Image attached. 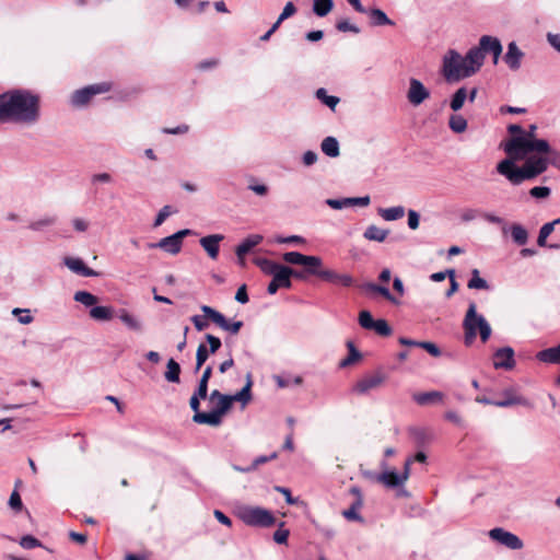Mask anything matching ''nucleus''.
<instances>
[{
  "mask_svg": "<svg viewBox=\"0 0 560 560\" xmlns=\"http://www.w3.org/2000/svg\"><path fill=\"white\" fill-rule=\"evenodd\" d=\"M40 118V96L25 89L0 94V122L34 125Z\"/></svg>",
  "mask_w": 560,
  "mask_h": 560,
  "instance_id": "f03ea898",
  "label": "nucleus"
},
{
  "mask_svg": "<svg viewBox=\"0 0 560 560\" xmlns=\"http://www.w3.org/2000/svg\"><path fill=\"white\" fill-rule=\"evenodd\" d=\"M494 369L512 370L515 366L514 350L511 347L498 349L493 354Z\"/></svg>",
  "mask_w": 560,
  "mask_h": 560,
  "instance_id": "f3484780",
  "label": "nucleus"
},
{
  "mask_svg": "<svg viewBox=\"0 0 560 560\" xmlns=\"http://www.w3.org/2000/svg\"><path fill=\"white\" fill-rule=\"evenodd\" d=\"M385 377L381 373L365 375L359 380L355 385V390L359 394H368L370 390L377 388L384 382Z\"/></svg>",
  "mask_w": 560,
  "mask_h": 560,
  "instance_id": "a211bd4d",
  "label": "nucleus"
},
{
  "mask_svg": "<svg viewBox=\"0 0 560 560\" xmlns=\"http://www.w3.org/2000/svg\"><path fill=\"white\" fill-rule=\"evenodd\" d=\"M119 318L128 328L136 331L141 329L140 322L135 316L129 314L126 310L120 311Z\"/></svg>",
  "mask_w": 560,
  "mask_h": 560,
  "instance_id": "c03bdc74",
  "label": "nucleus"
},
{
  "mask_svg": "<svg viewBox=\"0 0 560 560\" xmlns=\"http://www.w3.org/2000/svg\"><path fill=\"white\" fill-rule=\"evenodd\" d=\"M412 460L413 459H411V458L406 459L405 465H404V470L401 472H397L394 469H389L387 462L383 460L381 463L382 471L375 476V480L388 489L398 488V491H397L398 497H408L409 493L404 488V485L409 478L410 466L412 464Z\"/></svg>",
  "mask_w": 560,
  "mask_h": 560,
  "instance_id": "39448f33",
  "label": "nucleus"
},
{
  "mask_svg": "<svg viewBox=\"0 0 560 560\" xmlns=\"http://www.w3.org/2000/svg\"><path fill=\"white\" fill-rule=\"evenodd\" d=\"M20 546L24 549L42 547V542L32 535H25L20 539Z\"/></svg>",
  "mask_w": 560,
  "mask_h": 560,
  "instance_id": "8fccbe9b",
  "label": "nucleus"
},
{
  "mask_svg": "<svg viewBox=\"0 0 560 560\" xmlns=\"http://www.w3.org/2000/svg\"><path fill=\"white\" fill-rule=\"evenodd\" d=\"M295 12H296V8H295L294 3L289 1L284 5L283 11L281 12V14L279 15L280 21H284V20L291 18L292 15L295 14Z\"/></svg>",
  "mask_w": 560,
  "mask_h": 560,
  "instance_id": "0e129e2a",
  "label": "nucleus"
},
{
  "mask_svg": "<svg viewBox=\"0 0 560 560\" xmlns=\"http://www.w3.org/2000/svg\"><path fill=\"white\" fill-rule=\"evenodd\" d=\"M547 42L560 54V34L548 33Z\"/></svg>",
  "mask_w": 560,
  "mask_h": 560,
  "instance_id": "774afa93",
  "label": "nucleus"
},
{
  "mask_svg": "<svg viewBox=\"0 0 560 560\" xmlns=\"http://www.w3.org/2000/svg\"><path fill=\"white\" fill-rule=\"evenodd\" d=\"M166 368L165 378L171 383H179L180 365L174 359H170Z\"/></svg>",
  "mask_w": 560,
  "mask_h": 560,
  "instance_id": "c9c22d12",
  "label": "nucleus"
},
{
  "mask_svg": "<svg viewBox=\"0 0 560 560\" xmlns=\"http://www.w3.org/2000/svg\"><path fill=\"white\" fill-rule=\"evenodd\" d=\"M207 319L208 318L206 316H200V315H194L191 317V322L194 323V326L198 331H202L208 327Z\"/></svg>",
  "mask_w": 560,
  "mask_h": 560,
  "instance_id": "e2e57ef3",
  "label": "nucleus"
},
{
  "mask_svg": "<svg viewBox=\"0 0 560 560\" xmlns=\"http://www.w3.org/2000/svg\"><path fill=\"white\" fill-rule=\"evenodd\" d=\"M389 234L388 230L381 229L376 225H369L364 231V237L369 241L384 242Z\"/></svg>",
  "mask_w": 560,
  "mask_h": 560,
  "instance_id": "7c9ffc66",
  "label": "nucleus"
},
{
  "mask_svg": "<svg viewBox=\"0 0 560 560\" xmlns=\"http://www.w3.org/2000/svg\"><path fill=\"white\" fill-rule=\"evenodd\" d=\"M90 316L96 320H110L114 316V311L109 306H94L90 311Z\"/></svg>",
  "mask_w": 560,
  "mask_h": 560,
  "instance_id": "72a5a7b5",
  "label": "nucleus"
},
{
  "mask_svg": "<svg viewBox=\"0 0 560 560\" xmlns=\"http://www.w3.org/2000/svg\"><path fill=\"white\" fill-rule=\"evenodd\" d=\"M489 538L511 550H520L524 547L523 540L515 534L502 528L494 527L488 533Z\"/></svg>",
  "mask_w": 560,
  "mask_h": 560,
  "instance_id": "f8f14e48",
  "label": "nucleus"
},
{
  "mask_svg": "<svg viewBox=\"0 0 560 560\" xmlns=\"http://www.w3.org/2000/svg\"><path fill=\"white\" fill-rule=\"evenodd\" d=\"M252 384L253 383H252L250 376L248 375L246 385L235 395H230V398L232 399V404L234 401H241L243 405H246L252 398V395H250Z\"/></svg>",
  "mask_w": 560,
  "mask_h": 560,
  "instance_id": "4c0bfd02",
  "label": "nucleus"
},
{
  "mask_svg": "<svg viewBox=\"0 0 560 560\" xmlns=\"http://www.w3.org/2000/svg\"><path fill=\"white\" fill-rule=\"evenodd\" d=\"M283 522L280 523V527L273 534V540L277 542V544H285L288 541V538H289V535H290V532L289 529H283L282 526H283Z\"/></svg>",
  "mask_w": 560,
  "mask_h": 560,
  "instance_id": "6e6d98bb",
  "label": "nucleus"
},
{
  "mask_svg": "<svg viewBox=\"0 0 560 560\" xmlns=\"http://www.w3.org/2000/svg\"><path fill=\"white\" fill-rule=\"evenodd\" d=\"M465 331V343L470 345L477 335L482 342H487L491 336L492 329L483 315L477 313L475 302L469 303L468 310L463 320Z\"/></svg>",
  "mask_w": 560,
  "mask_h": 560,
  "instance_id": "20e7f679",
  "label": "nucleus"
},
{
  "mask_svg": "<svg viewBox=\"0 0 560 560\" xmlns=\"http://www.w3.org/2000/svg\"><path fill=\"white\" fill-rule=\"evenodd\" d=\"M419 348H422L424 349L425 351H428L432 357H440L441 355V350L440 348L433 343V342H430V341H421V343H419Z\"/></svg>",
  "mask_w": 560,
  "mask_h": 560,
  "instance_id": "13d9d810",
  "label": "nucleus"
},
{
  "mask_svg": "<svg viewBox=\"0 0 560 560\" xmlns=\"http://www.w3.org/2000/svg\"><path fill=\"white\" fill-rule=\"evenodd\" d=\"M478 48L485 58L487 54H492L494 51L498 54L503 49L501 42L497 37L490 35H483L480 37Z\"/></svg>",
  "mask_w": 560,
  "mask_h": 560,
  "instance_id": "5701e85b",
  "label": "nucleus"
},
{
  "mask_svg": "<svg viewBox=\"0 0 560 560\" xmlns=\"http://www.w3.org/2000/svg\"><path fill=\"white\" fill-rule=\"evenodd\" d=\"M65 265L73 272L83 277H96L98 273L88 267L84 261L80 258L67 257Z\"/></svg>",
  "mask_w": 560,
  "mask_h": 560,
  "instance_id": "4be33fe9",
  "label": "nucleus"
},
{
  "mask_svg": "<svg viewBox=\"0 0 560 560\" xmlns=\"http://www.w3.org/2000/svg\"><path fill=\"white\" fill-rule=\"evenodd\" d=\"M467 285L469 289H477V290H488L489 289L488 282L480 277L478 269H474L471 271V278L468 281Z\"/></svg>",
  "mask_w": 560,
  "mask_h": 560,
  "instance_id": "37998d69",
  "label": "nucleus"
},
{
  "mask_svg": "<svg viewBox=\"0 0 560 560\" xmlns=\"http://www.w3.org/2000/svg\"><path fill=\"white\" fill-rule=\"evenodd\" d=\"M325 203L335 210L349 208L350 207V197H345L341 199L329 198V199H326Z\"/></svg>",
  "mask_w": 560,
  "mask_h": 560,
  "instance_id": "09e8293b",
  "label": "nucleus"
},
{
  "mask_svg": "<svg viewBox=\"0 0 560 560\" xmlns=\"http://www.w3.org/2000/svg\"><path fill=\"white\" fill-rule=\"evenodd\" d=\"M332 0H315L313 4V12L317 16H326L332 9Z\"/></svg>",
  "mask_w": 560,
  "mask_h": 560,
  "instance_id": "a19ab883",
  "label": "nucleus"
},
{
  "mask_svg": "<svg viewBox=\"0 0 560 560\" xmlns=\"http://www.w3.org/2000/svg\"><path fill=\"white\" fill-rule=\"evenodd\" d=\"M412 398L418 405L425 406L429 404L441 402L444 398V394L439 390L423 392L415 394Z\"/></svg>",
  "mask_w": 560,
  "mask_h": 560,
  "instance_id": "b1692460",
  "label": "nucleus"
},
{
  "mask_svg": "<svg viewBox=\"0 0 560 560\" xmlns=\"http://www.w3.org/2000/svg\"><path fill=\"white\" fill-rule=\"evenodd\" d=\"M236 516L247 526L260 528L271 527L277 521L272 512L254 505L240 506Z\"/></svg>",
  "mask_w": 560,
  "mask_h": 560,
  "instance_id": "0eeeda50",
  "label": "nucleus"
},
{
  "mask_svg": "<svg viewBox=\"0 0 560 560\" xmlns=\"http://www.w3.org/2000/svg\"><path fill=\"white\" fill-rule=\"evenodd\" d=\"M12 314L19 316V322L24 325L31 324L34 320L28 310L14 308Z\"/></svg>",
  "mask_w": 560,
  "mask_h": 560,
  "instance_id": "5fc2aeb1",
  "label": "nucleus"
},
{
  "mask_svg": "<svg viewBox=\"0 0 560 560\" xmlns=\"http://www.w3.org/2000/svg\"><path fill=\"white\" fill-rule=\"evenodd\" d=\"M55 222H56V219L54 217H48L43 220L31 223L30 228L32 230H40L43 226L52 225Z\"/></svg>",
  "mask_w": 560,
  "mask_h": 560,
  "instance_id": "69168bd1",
  "label": "nucleus"
},
{
  "mask_svg": "<svg viewBox=\"0 0 560 560\" xmlns=\"http://www.w3.org/2000/svg\"><path fill=\"white\" fill-rule=\"evenodd\" d=\"M479 217H481V211L474 208H466L460 213V219L463 222H471Z\"/></svg>",
  "mask_w": 560,
  "mask_h": 560,
  "instance_id": "603ef678",
  "label": "nucleus"
},
{
  "mask_svg": "<svg viewBox=\"0 0 560 560\" xmlns=\"http://www.w3.org/2000/svg\"><path fill=\"white\" fill-rule=\"evenodd\" d=\"M206 340L209 343L208 350H209V352L211 354L215 353L221 348V346H222V342H221L220 338L215 337L213 335L207 334L206 335Z\"/></svg>",
  "mask_w": 560,
  "mask_h": 560,
  "instance_id": "4d7b16f0",
  "label": "nucleus"
},
{
  "mask_svg": "<svg viewBox=\"0 0 560 560\" xmlns=\"http://www.w3.org/2000/svg\"><path fill=\"white\" fill-rule=\"evenodd\" d=\"M445 419L453 422L454 424L462 427L463 425V419L462 417L454 410H448L444 415Z\"/></svg>",
  "mask_w": 560,
  "mask_h": 560,
  "instance_id": "338daca9",
  "label": "nucleus"
},
{
  "mask_svg": "<svg viewBox=\"0 0 560 560\" xmlns=\"http://www.w3.org/2000/svg\"><path fill=\"white\" fill-rule=\"evenodd\" d=\"M172 213L171 211V207L170 206H164L158 213L156 218H155V221H154V226H160L166 219L167 217Z\"/></svg>",
  "mask_w": 560,
  "mask_h": 560,
  "instance_id": "680f3d73",
  "label": "nucleus"
},
{
  "mask_svg": "<svg viewBox=\"0 0 560 560\" xmlns=\"http://www.w3.org/2000/svg\"><path fill=\"white\" fill-rule=\"evenodd\" d=\"M510 233L513 242L520 246L525 245L528 241L527 230L518 223H514L510 226Z\"/></svg>",
  "mask_w": 560,
  "mask_h": 560,
  "instance_id": "2f4dec72",
  "label": "nucleus"
},
{
  "mask_svg": "<svg viewBox=\"0 0 560 560\" xmlns=\"http://www.w3.org/2000/svg\"><path fill=\"white\" fill-rule=\"evenodd\" d=\"M464 58L468 67L474 68V74L480 70L485 61V57L478 46L470 48Z\"/></svg>",
  "mask_w": 560,
  "mask_h": 560,
  "instance_id": "a878e982",
  "label": "nucleus"
},
{
  "mask_svg": "<svg viewBox=\"0 0 560 560\" xmlns=\"http://www.w3.org/2000/svg\"><path fill=\"white\" fill-rule=\"evenodd\" d=\"M301 266L304 267V272L307 275L317 276L323 280L335 282L338 279L335 272L322 269L323 261L320 257L305 256V260Z\"/></svg>",
  "mask_w": 560,
  "mask_h": 560,
  "instance_id": "ddd939ff",
  "label": "nucleus"
},
{
  "mask_svg": "<svg viewBox=\"0 0 560 560\" xmlns=\"http://www.w3.org/2000/svg\"><path fill=\"white\" fill-rule=\"evenodd\" d=\"M209 401L213 406L209 412L197 413L192 416V421L199 424H208L211 427H219L222 423V418L232 408V399L230 395L222 394L220 390L214 389L209 396Z\"/></svg>",
  "mask_w": 560,
  "mask_h": 560,
  "instance_id": "7ed1b4c3",
  "label": "nucleus"
},
{
  "mask_svg": "<svg viewBox=\"0 0 560 560\" xmlns=\"http://www.w3.org/2000/svg\"><path fill=\"white\" fill-rule=\"evenodd\" d=\"M209 354L211 353L209 352L208 347L205 343H200L196 352V371L200 370V368L208 360Z\"/></svg>",
  "mask_w": 560,
  "mask_h": 560,
  "instance_id": "49530a36",
  "label": "nucleus"
},
{
  "mask_svg": "<svg viewBox=\"0 0 560 560\" xmlns=\"http://www.w3.org/2000/svg\"><path fill=\"white\" fill-rule=\"evenodd\" d=\"M560 223V218L559 219H556L553 220L552 222H548V223H545L540 230H539V234H538V238H537V244L540 246V247H544L546 246V241H547V237L553 232L555 230V226L557 224Z\"/></svg>",
  "mask_w": 560,
  "mask_h": 560,
  "instance_id": "f704fd0d",
  "label": "nucleus"
},
{
  "mask_svg": "<svg viewBox=\"0 0 560 560\" xmlns=\"http://www.w3.org/2000/svg\"><path fill=\"white\" fill-rule=\"evenodd\" d=\"M224 240L222 234H211L200 238V245L207 252L211 259H217L219 256V244Z\"/></svg>",
  "mask_w": 560,
  "mask_h": 560,
  "instance_id": "aec40b11",
  "label": "nucleus"
},
{
  "mask_svg": "<svg viewBox=\"0 0 560 560\" xmlns=\"http://www.w3.org/2000/svg\"><path fill=\"white\" fill-rule=\"evenodd\" d=\"M430 95L431 93L429 89H427L419 79H409V86L406 93V97L410 105L418 107L428 98H430Z\"/></svg>",
  "mask_w": 560,
  "mask_h": 560,
  "instance_id": "4468645a",
  "label": "nucleus"
},
{
  "mask_svg": "<svg viewBox=\"0 0 560 560\" xmlns=\"http://www.w3.org/2000/svg\"><path fill=\"white\" fill-rule=\"evenodd\" d=\"M467 96H468V92L466 90V88H459L452 96L451 98V103H450V106L451 108L454 110V112H457L459 110L465 101L467 100Z\"/></svg>",
  "mask_w": 560,
  "mask_h": 560,
  "instance_id": "e433bc0d",
  "label": "nucleus"
},
{
  "mask_svg": "<svg viewBox=\"0 0 560 560\" xmlns=\"http://www.w3.org/2000/svg\"><path fill=\"white\" fill-rule=\"evenodd\" d=\"M112 90V83L109 82H101L96 84H91L84 86L80 90H77L71 95V104L74 107H83L86 106L91 100L97 94H104Z\"/></svg>",
  "mask_w": 560,
  "mask_h": 560,
  "instance_id": "6e6552de",
  "label": "nucleus"
},
{
  "mask_svg": "<svg viewBox=\"0 0 560 560\" xmlns=\"http://www.w3.org/2000/svg\"><path fill=\"white\" fill-rule=\"evenodd\" d=\"M262 241V236L258 234L249 235L246 237L235 249L236 256H245L249 253L255 246L260 244Z\"/></svg>",
  "mask_w": 560,
  "mask_h": 560,
  "instance_id": "cd10ccee",
  "label": "nucleus"
},
{
  "mask_svg": "<svg viewBox=\"0 0 560 560\" xmlns=\"http://www.w3.org/2000/svg\"><path fill=\"white\" fill-rule=\"evenodd\" d=\"M503 395L505 398L503 400H498V402H495L497 407L506 408L516 405L532 407V404L528 401V399H526L523 396L514 394L513 389L511 388L505 389L503 392Z\"/></svg>",
  "mask_w": 560,
  "mask_h": 560,
  "instance_id": "412c9836",
  "label": "nucleus"
},
{
  "mask_svg": "<svg viewBox=\"0 0 560 560\" xmlns=\"http://www.w3.org/2000/svg\"><path fill=\"white\" fill-rule=\"evenodd\" d=\"M352 8L360 13L366 14L371 26L395 24L383 10L376 8L366 9L362 5L360 0H352Z\"/></svg>",
  "mask_w": 560,
  "mask_h": 560,
  "instance_id": "2eb2a0df",
  "label": "nucleus"
},
{
  "mask_svg": "<svg viewBox=\"0 0 560 560\" xmlns=\"http://www.w3.org/2000/svg\"><path fill=\"white\" fill-rule=\"evenodd\" d=\"M320 148L322 151L330 158H336L339 155V144L334 137H326L323 140Z\"/></svg>",
  "mask_w": 560,
  "mask_h": 560,
  "instance_id": "473e14b6",
  "label": "nucleus"
},
{
  "mask_svg": "<svg viewBox=\"0 0 560 560\" xmlns=\"http://www.w3.org/2000/svg\"><path fill=\"white\" fill-rule=\"evenodd\" d=\"M291 277L292 269L290 267L282 268L272 276V280L267 288L268 293L276 294L280 288L290 289L292 287Z\"/></svg>",
  "mask_w": 560,
  "mask_h": 560,
  "instance_id": "dca6fc26",
  "label": "nucleus"
},
{
  "mask_svg": "<svg viewBox=\"0 0 560 560\" xmlns=\"http://www.w3.org/2000/svg\"><path fill=\"white\" fill-rule=\"evenodd\" d=\"M201 311L209 320L231 335H237L244 325L242 320H229L222 313L208 305H202Z\"/></svg>",
  "mask_w": 560,
  "mask_h": 560,
  "instance_id": "9d476101",
  "label": "nucleus"
},
{
  "mask_svg": "<svg viewBox=\"0 0 560 560\" xmlns=\"http://www.w3.org/2000/svg\"><path fill=\"white\" fill-rule=\"evenodd\" d=\"M254 262L260 268V270L268 276H275L278 271L287 266L280 265L267 258H255Z\"/></svg>",
  "mask_w": 560,
  "mask_h": 560,
  "instance_id": "c85d7f7f",
  "label": "nucleus"
},
{
  "mask_svg": "<svg viewBox=\"0 0 560 560\" xmlns=\"http://www.w3.org/2000/svg\"><path fill=\"white\" fill-rule=\"evenodd\" d=\"M9 505L12 510L20 512L23 509L21 495L16 489L10 495Z\"/></svg>",
  "mask_w": 560,
  "mask_h": 560,
  "instance_id": "864d4df0",
  "label": "nucleus"
},
{
  "mask_svg": "<svg viewBox=\"0 0 560 560\" xmlns=\"http://www.w3.org/2000/svg\"><path fill=\"white\" fill-rule=\"evenodd\" d=\"M315 96L326 106H328L331 110H335L336 106L339 104L340 100L337 96H331L327 94V91L324 88L318 89L315 92Z\"/></svg>",
  "mask_w": 560,
  "mask_h": 560,
  "instance_id": "58836bf2",
  "label": "nucleus"
},
{
  "mask_svg": "<svg viewBox=\"0 0 560 560\" xmlns=\"http://www.w3.org/2000/svg\"><path fill=\"white\" fill-rule=\"evenodd\" d=\"M442 73L447 82H455L471 77L474 68L468 67L460 54L451 49L443 58Z\"/></svg>",
  "mask_w": 560,
  "mask_h": 560,
  "instance_id": "423d86ee",
  "label": "nucleus"
},
{
  "mask_svg": "<svg viewBox=\"0 0 560 560\" xmlns=\"http://www.w3.org/2000/svg\"><path fill=\"white\" fill-rule=\"evenodd\" d=\"M551 194V190L549 187L547 186H536V187H533L530 190H529V195L533 197V198H536V199H545V198H548Z\"/></svg>",
  "mask_w": 560,
  "mask_h": 560,
  "instance_id": "3c124183",
  "label": "nucleus"
},
{
  "mask_svg": "<svg viewBox=\"0 0 560 560\" xmlns=\"http://www.w3.org/2000/svg\"><path fill=\"white\" fill-rule=\"evenodd\" d=\"M377 213L385 221H396L405 215L406 210L402 206H395L390 208H380Z\"/></svg>",
  "mask_w": 560,
  "mask_h": 560,
  "instance_id": "c756f323",
  "label": "nucleus"
},
{
  "mask_svg": "<svg viewBox=\"0 0 560 560\" xmlns=\"http://www.w3.org/2000/svg\"><path fill=\"white\" fill-rule=\"evenodd\" d=\"M194 234L195 232L192 230L184 229L174 233L173 235L161 238L158 243H149L147 247L161 248L168 254L177 255L182 250L184 237Z\"/></svg>",
  "mask_w": 560,
  "mask_h": 560,
  "instance_id": "1a4fd4ad",
  "label": "nucleus"
},
{
  "mask_svg": "<svg viewBox=\"0 0 560 560\" xmlns=\"http://www.w3.org/2000/svg\"><path fill=\"white\" fill-rule=\"evenodd\" d=\"M408 226L410 230H417L420 224V214L416 210H408Z\"/></svg>",
  "mask_w": 560,
  "mask_h": 560,
  "instance_id": "bf43d9fd",
  "label": "nucleus"
},
{
  "mask_svg": "<svg viewBox=\"0 0 560 560\" xmlns=\"http://www.w3.org/2000/svg\"><path fill=\"white\" fill-rule=\"evenodd\" d=\"M358 320L363 329L372 330L382 337L390 336L393 332L392 327L385 319H374L369 311L360 312Z\"/></svg>",
  "mask_w": 560,
  "mask_h": 560,
  "instance_id": "9b49d317",
  "label": "nucleus"
},
{
  "mask_svg": "<svg viewBox=\"0 0 560 560\" xmlns=\"http://www.w3.org/2000/svg\"><path fill=\"white\" fill-rule=\"evenodd\" d=\"M523 58L524 52L518 48L515 42H511L508 45V50L503 58L508 67L513 71L518 70Z\"/></svg>",
  "mask_w": 560,
  "mask_h": 560,
  "instance_id": "6ab92c4d",
  "label": "nucleus"
},
{
  "mask_svg": "<svg viewBox=\"0 0 560 560\" xmlns=\"http://www.w3.org/2000/svg\"><path fill=\"white\" fill-rule=\"evenodd\" d=\"M448 126L455 133H462L467 129V120L462 115H452Z\"/></svg>",
  "mask_w": 560,
  "mask_h": 560,
  "instance_id": "79ce46f5",
  "label": "nucleus"
},
{
  "mask_svg": "<svg viewBox=\"0 0 560 560\" xmlns=\"http://www.w3.org/2000/svg\"><path fill=\"white\" fill-rule=\"evenodd\" d=\"M362 503L360 491L352 487V522H364L363 517L358 513V509L362 506Z\"/></svg>",
  "mask_w": 560,
  "mask_h": 560,
  "instance_id": "ea45409f",
  "label": "nucleus"
},
{
  "mask_svg": "<svg viewBox=\"0 0 560 560\" xmlns=\"http://www.w3.org/2000/svg\"><path fill=\"white\" fill-rule=\"evenodd\" d=\"M536 129V125H530L524 135L514 136L504 144L509 158L497 165V172L513 185L533 179L548 168L552 149L547 140L535 137Z\"/></svg>",
  "mask_w": 560,
  "mask_h": 560,
  "instance_id": "f257e3e1",
  "label": "nucleus"
},
{
  "mask_svg": "<svg viewBox=\"0 0 560 560\" xmlns=\"http://www.w3.org/2000/svg\"><path fill=\"white\" fill-rule=\"evenodd\" d=\"M74 301L85 306H93L97 303L98 299L88 291H78L74 293Z\"/></svg>",
  "mask_w": 560,
  "mask_h": 560,
  "instance_id": "a18cd8bd",
  "label": "nucleus"
},
{
  "mask_svg": "<svg viewBox=\"0 0 560 560\" xmlns=\"http://www.w3.org/2000/svg\"><path fill=\"white\" fill-rule=\"evenodd\" d=\"M361 289L366 293H378L393 304H399V301L390 293V291L386 287L369 282L362 284Z\"/></svg>",
  "mask_w": 560,
  "mask_h": 560,
  "instance_id": "393cba45",
  "label": "nucleus"
},
{
  "mask_svg": "<svg viewBox=\"0 0 560 560\" xmlns=\"http://www.w3.org/2000/svg\"><path fill=\"white\" fill-rule=\"evenodd\" d=\"M278 457V453L273 452L270 456H258L254 459L252 466L246 469V471L256 469L259 465H262L269 460L276 459Z\"/></svg>",
  "mask_w": 560,
  "mask_h": 560,
  "instance_id": "052dcab7",
  "label": "nucleus"
},
{
  "mask_svg": "<svg viewBox=\"0 0 560 560\" xmlns=\"http://www.w3.org/2000/svg\"><path fill=\"white\" fill-rule=\"evenodd\" d=\"M537 359L545 363L560 364V343L556 347L539 351Z\"/></svg>",
  "mask_w": 560,
  "mask_h": 560,
  "instance_id": "bb28decb",
  "label": "nucleus"
},
{
  "mask_svg": "<svg viewBox=\"0 0 560 560\" xmlns=\"http://www.w3.org/2000/svg\"><path fill=\"white\" fill-rule=\"evenodd\" d=\"M305 256L306 255H303L299 252H288L285 254H283V260L288 264H291V265H302V262H304L305 260Z\"/></svg>",
  "mask_w": 560,
  "mask_h": 560,
  "instance_id": "de8ad7c7",
  "label": "nucleus"
}]
</instances>
